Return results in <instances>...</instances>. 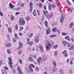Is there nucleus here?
Returning <instances> with one entry per match:
<instances>
[{
    "label": "nucleus",
    "mask_w": 74,
    "mask_h": 74,
    "mask_svg": "<svg viewBox=\"0 0 74 74\" xmlns=\"http://www.w3.org/2000/svg\"><path fill=\"white\" fill-rule=\"evenodd\" d=\"M43 13L44 15L46 16V18L47 19H50L52 18V16H53V13H49L48 14V11H43Z\"/></svg>",
    "instance_id": "nucleus-1"
},
{
    "label": "nucleus",
    "mask_w": 74,
    "mask_h": 74,
    "mask_svg": "<svg viewBox=\"0 0 74 74\" xmlns=\"http://www.w3.org/2000/svg\"><path fill=\"white\" fill-rule=\"evenodd\" d=\"M19 23L20 25H25V21L22 18H19Z\"/></svg>",
    "instance_id": "nucleus-2"
},
{
    "label": "nucleus",
    "mask_w": 74,
    "mask_h": 74,
    "mask_svg": "<svg viewBox=\"0 0 74 74\" xmlns=\"http://www.w3.org/2000/svg\"><path fill=\"white\" fill-rule=\"evenodd\" d=\"M47 44L45 48L46 51H48V50L51 48V44L49 41H47Z\"/></svg>",
    "instance_id": "nucleus-3"
},
{
    "label": "nucleus",
    "mask_w": 74,
    "mask_h": 74,
    "mask_svg": "<svg viewBox=\"0 0 74 74\" xmlns=\"http://www.w3.org/2000/svg\"><path fill=\"white\" fill-rule=\"evenodd\" d=\"M8 60L9 62H8V63L9 66L11 69H12V59H11V58L9 57Z\"/></svg>",
    "instance_id": "nucleus-4"
},
{
    "label": "nucleus",
    "mask_w": 74,
    "mask_h": 74,
    "mask_svg": "<svg viewBox=\"0 0 74 74\" xmlns=\"http://www.w3.org/2000/svg\"><path fill=\"white\" fill-rule=\"evenodd\" d=\"M33 3L32 2H30L29 3V7L30 8V9H29V11L30 12H32V11L33 10V7L32 6L33 5Z\"/></svg>",
    "instance_id": "nucleus-5"
},
{
    "label": "nucleus",
    "mask_w": 74,
    "mask_h": 74,
    "mask_svg": "<svg viewBox=\"0 0 74 74\" xmlns=\"http://www.w3.org/2000/svg\"><path fill=\"white\" fill-rule=\"evenodd\" d=\"M17 70L19 72V74H23V72L21 71V68L19 67V66H17Z\"/></svg>",
    "instance_id": "nucleus-6"
},
{
    "label": "nucleus",
    "mask_w": 74,
    "mask_h": 74,
    "mask_svg": "<svg viewBox=\"0 0 74 74\" xmlns=\"http://www.w3.org/2000/svg\"><path fill=\"white\" fill-rule=\"evenodd\" d=\"M49 33H51V29L50 27L48 28V29H46V35L49 34Z\"/></svg>",
    "instance_id": "nucleus-7"
},
{
    "label": "nucleus",
    "mask_w": 74,
    "mask_h": 74,
    "mask_svg": "<svg viewBox=\"0 0 74 74\" xmlns=\"http://www.w3.org/2000/svg\"><path fill=\"white\" fill-rule=\"evenodd\" d=\"M40 49V51L41 52H42L44 51V49H43V46L40 45L39 47Z\"/></svg>",
    "instance_id": "nucleus-8"
},
{
    "label": "nucleus",
    "mask_w": 74,
    "mask_h": 74,
    "mask_svg": "<svg viewBox=\"0 0 74 74\" xmlns=\"http://www.w3.org/2000/svg\"><path fill=\"white\" fill-rule=\"evenodd\" d=\"M40 61H41V58L40 57H39L37 59V62L39 64H40Z\"/></svg>",
    "instance_id": "nucleus-9"
},
{
    "label": "nucleus",
    "mask_w": 74,
    "mask_h": 74,
    "mask_svg": "<svg viewBox=\"0 0 74 74\" xmlns=\"http://www.w3.org/2000/svg\"><path fill=\"white\" fill-rule=\"evenodd\" d=\"M8 30L9 33H12V28L11 27H9L8 28Z\"/></svg>",
    "instance_id": "nucleus-10"
},
{
    "label": "nucleus",
    "mask_w": 74,
    "mask_h": 74,
    "mask_svg": "<svg viewBox=\"0 0 74 74\" xmlns=\"http://www.w3.org/2000/svg\"><path fill=\"white\" fill-rule=\"evenodd\" d=\"M57 28L56 27H53L52 29V31L53 32H56V31L57 30Z\"/></svg>",
    "instance_id": "nucleus-11"
},
{
    "label": "nucleus",
    "mask_w": 74,
    "mask_h": 74,
    "mask_svg": "<svg viewBox=\"0 0 74 74\" xmlns=\"http://www.w3.org/2000/svg\"><path fill=\"white\" fill-rule=\"evenodd\" d=\"M35 41L36 42L38 43L39 41V38L37 36L35 38Z\"/></svg>",
    "instance_id": "nucleus-12"
},
{
    "label": "nucleus",
    "mask_w": 74,
    "mask_h": 74,
    "mask_svg": "<svg viewBox=\"0 0 74 74\" xmlns=\"http://www.w3.org/2000/svg\"><path fill=\"white\" fill-rule=\"evenodd\" d=\"M28 60L30 62H34V60L33 58L30 57H29Z\"/></svg>",
    "instance_id": "nucleus-13"
},
{
    "label": "nucleus",
    "mask_w": 74,
    "mask_h": 74,
    "mask_svg": "<svg viewBox=\"0 0 74 74\" xmlns=\"http://www.w3.org/2000/svg\"><path fill=\"white\" fill-rule=\"evenodd\" d=\"M9 6L10 8H12V9H13L14 8V7H15V6L12 5L11 3H9Z\"/></svg>",
    "instance_id": "nucleus-14"
},
{
    "label": "nucleus",
    "mask_w": 74,
    "mask_h": 74,
    "mask_svg": "<svg viewBox=\"0 0 74 74\" xmlns=\"http://www.w3.org/2000/svg\"><path fill=\"white\" fill-rule=\"evenodd\" d=\"M67 42H66V41H63L62 42V44H63V45H64V46H66V45H67Z\"/></svg>",
    "instance_id": "nucleus-15"
},
{
    "label": "nucleus",
    "mask_w": 74,
    "mask_h": 74,
    "mask_svg": "<svg viewBox=\"0 0 74 74\" xmlns=\"http://www.w3.org/2000/svg\"><path fill=\"white\" fill-rule=\"evenodd\" d=\"M65 39L67 40L68 41H70V37L69 36H66L64 37Z\"/></svg>",
    "instance_id": "nucleus-16"
},
{
    "label": "nucleus",
    "mask_w": 74,
    "mask_h": 74,
    "mask_svg": "<svg viewBox=\"0 0 74 74\" xmlns=\"http://www.w3.org/2000/svg\"><path fill=\"white\" fill-rule=\"evenodd\" d=\"M45 25L46 27H48V22L46 21H44Z\"/></svg>",
    "instance_id": "nucleus-17"
},
{
    "label": "nucleus",
    "mask_w": 74,
    "mask_h": 74,
    "mask_svg": "<svg viewBox=\"0 0 74 74\" xmlns=\"http://www.w3.org/2000/svg\"><path fill=\"white\" fill-rule=\"evenodd\" d=\"M63 19H64V17H63V16H62L61 19H60V21L61 23H62V22H63Z\"/></svg>",
    "instance_id": "nucleus-18"
},
{
    "label": "nucleus",
    "mask_w": 74,
    "mask_h": 74,
    "mask_svg": "<svg viewBox=\"0 0 74 74\" xmlns=\"http://www.w3.org/2000/svg\"><path fill=\"white\" fill-rule=\"evenodd\" d=\"M27 44H29V45H33V42H27Z\"/></svg>",
    "instance_id": "nucleus-19"
},
{
    "label": "nucleus",
    "mask_w": 74,
    "mask_h": 74,
    "mask_svg": "<svg viewBox=\"0 0 74 74\" xmlns=\"http://www.w3.org/2000/svg\"><path fill=\"white\" fill-rule=\"evenodd\" d=\"M73 25H74V23H73V22H72L69 25V26H70L71 28V27H73Z\"/></svg>",
    "instance_id": "nucleus-20"
},
{
    "label": "nucleus",
    "mask_w": 74,
    "mask_h": 74,
    "mask_svg": "<svg viewBox=\"0 0 74 74\" xmlns=\"http://www.w3.org/2000/svg\"><path fill=\"white\" fill-rule=\"evenodd\" d=\"M36 10H34L33 12V14L34 16H36V15H37V14H36Z\"/></svg>",
    "instance_id": "nucleus-21"
},
{
    "label": "nucleus",
    "mask_w": 74,
    "mask_h": 74,
    "mask_svg": "<svg viewBox=\"0 0 74 74\" xmlns=\"http://www.w3.org/2000/svg\"><path fill=\"white\" fill-rule=\"evenodd\" d=\"M10 18L11 21H13L14 20V17L13 15H12L11 16Z\"/></svg>",
    "instance_id": "nucleus-22"
},
{
    "label": "nucleus",
    "mask_w": 74,
    "mask_h": 74,
    "mask_svg": "<svg viewBox=\"0 0 74 74\" xmlns=\"http://www.w3.org/2000/svg\"><path fill=\"white\" fill-rule=\"evenodd\" d=\"M14 36L15 38H16V39L17 40H18V36L17 34H16V33L15 34H14Z\"/></svg>",
    "instance_id": "nucleus-23"
},
{
    "label": "nucleus",
    "mask_w": 74,
    "mask_h": 74,
    "mask_svg": "<svg viewBox=\"0 0 74 74\" xmlns=\"http://www.w3.org/2000/svg\"><path fill=\"white\" fill-rule=\"evenodd\" d=\"M53 65L54 67L56 66V63L55 62H53Z\"/></svg>",
    "instance_id": "nucleus-24"
},
{
    "label": "nucleus",
    "mask_w": 74,
    "mask_h": 74,
    "mask_svg": "<svg viewBox=\"0 0 74 74\" xmlns=\"http://www.w3.org/2000/svg\"><path fill=\"white\" fill-rule=\"evenodd\" d=\"M67 47H70L71 46V44L69 43V42H68L67 44Z\"/></svg>",
    "instance_id": "nucleus-25"
},
{
    "label": "nucleus",
    "mask_w": 74,
    "mask_h": 74,
    "mask_svg": "<svg viewBox=\"0 0 74 74\" xmlns=\"http://www.w3.org/2000/svg\"><path fill=\"white\" fill-rule=\"evenodd\" d=\"M74 48V45H72L71 47L69 48V50H71V49H73V48Z\"/></svg>",
    "instance_id": "nucleus-26"
},
{
    "label": "nucleus",
    "mask_w": 74,
    "mask_h": 74,
    "mask_svg": "<svg viewBox=\"0 0 74 74\" xmlns=\"http://www.w3.org/2000/svg\"><path fill=\"white\" fill-rule=\"evenodd\" d=\"M11 46V45L10 43H8L6 45L7 47H10Z\"/></svg>",
    "instance_id": "nucleus-27"
},
{
    "label": "nucleus",
    "mask_w": 74,
    "mask_h": 74,
    "mask_svg": "<svg viewBox=\"0 0 74 74\" xmlns=\"http://www.w3.org/2000/svg\"><path fill=\"white\" fill-rule=\"evenodd\" d=\"M57 70H58V69H56V68H55L53 69V70H52L53 72V73H55V72H56V71Z\"/></svg>",
    "instance_id": "nucleus-28"
},
{
    "label": "nucleus",
    "mask_w": 74,
    "mask_h": 74,
    "mask_svg": "<svg viewBox=\"0 0 74 74\" xmlns=\"http://www.w3.org/2000/svg\"><path fill=\"white\" fill-rule=\"evenodd\" d=\"M19 47L20 48H21L22 47V43H21L20 42L19 43Z\"/></svg>",
    "instance_id": "nucleus-29"
},
{
    "label": "nucleus",
    "mask_w": 74,
    "mask_h": 74,
    "mask_svg": "<svg viewBox=\"0 0 74 74\" xmlns=\"http://www.w3.org/2000/svg\"><path fill=\"white\" fill-rule=\"evenodd\" d=\"M7 52L8 54H11V51L9 49H7Z\"/></svg>",
    "instance_id": "nucleus-30"
},
{
    "label": "nucleus",
    "mask_w": 74,
    "mask_h": 74,
    "mask_svg": "<svg viewBox=\"0 0 74 74\" xmlns=\"http://www.w3.org/2000/svg\"><path fill=\"white\" fill-rule=\"evenodd\" d=\"M58 48V45H55L53 47V48H54V49H56Z\"/></svg>",
    "instance_id": "nucleus-31"
},
{
    "label": "nucleus",
    "mask_w": 74,
    "mask_h": 74,
    "mask_svg": "<svg viewBox=\"0 0 74 74\" xmlns=\"http://www.w3.org/2000/svg\"><path fill=\"white\" fill-rule=\"evenodd\" d=\"M58 54V51H55L54 53V56H56V55H57V54Z\"/></svg>",
    "instance_id": "nucleus-32"
},
{
    "label": "nucleus",
    "mask_w": 74,
    "mask_h": 74,
    "mask_svg": "<svg viewBox=\"0 0 74 74\" xmlns=\"http://www.w3.org/2000/svg\"><path fill=\"white\" fill-rule=\"evenodd\" d=\"M56 36V35H53L52 36H50V38H52V37H55Z\"/></svg>",
    "instance_id": "nucleus-33"
},
{
    "label": "nucleus",
    "mask_w": 74,
    "mask_h": 74,
    "mask_svg": "<svg viewBox=\"0 0 74 74\" xmlns=\"http://www.w3.org/2000/svg\"><path fill=\"white\" fill-rule=\"evenodd\" d=\"M62 35L64 36H66V35H67V34L64 32H62Z\"/></svg>",
    "instance_id": "nucleus-34"
},
{
    "label": "nucleus",
    "mask_w": 74,
    "mask_h": 74,
    "mask_svg": "<svg viewBox=\"0 0 74 74\" xmlns=\"http://www.w3.org/2000/svg\"><path fill=\"white\" fill-rule=\"evenodd\" d=\"M69 9L70 12H72L73 11V8H70Z\"/></svg>",
    "instance_id": "nucleus-35"
},
{
    "label": "nucleus",
    "mask_w": 74,
    "mask_h": 74,
    "mask_svg": "<svg viewBox=\"0 0 74 74\" xmlns=\"http://www.w3.org/2000/svg\"><path fill=\"white\" fill-rule=\"evenodd\" d=\"M15 29L16 30H18V25H16L15 26Z\"/></svg>",
    "instance_id": "nucleus-36"
},
{
    "label": "nucleus",
    "mask_w": 74,
    "mask_h": 74,
    "mask_svg": "<svg viewBox=\"0 0 74 74\" xmlns=\"http://www.w3.org/2000/svg\"><path fill=\"white\" fill-rule=\"evenodd\" d=\"M46 59V56H44L42 57V59L43 60H44L45 59Z\"/></svg>",
    "instance_id": "nucleus-37"
},
{
    "label": "nucleus",
    "mask_w": 74,
    "mask_h": 74,
    "mask_svg": "<svg viewBox=\"0 0 74 74\" xmlns=\"http://www.w3.org/2000/svg\"><path fill=\"white\" fill-rule=\"evenodd\" d=\"M66 53H67V51H66V50H65L62 52V54H65Z\"/></svg>",
    "instance_id": "nucleus-38"
},
{
    "label": "nucleus",
    "mask_w": 74,
    "mask_h": 74,
    "mask_svg": "<svg viewBox=\"0 0 74 74\" xmlns=\"http://www.w3.org/2000/svg\"><path fill=\"white\" fill-rule=\"evenodd\" d=\"M60 72L62 74H64V72H63V71L62 69H60Z\"/></svg>",
    "instance_id": "nucleus-39"
},
{
    "label": "nucleus",
    "mask_w": 74,
    "mask_h": 74,
    "mask_svg": "<svg viewBox=\"0 0 74 74\" xmlns=\"http://www.w3.org/2000/svg\"><path fill=\"white\" fill-rule=\"evenodd\" d=\"M29 19L30 18L29 17V16H28L27 18H26L25 19L26 21H29Z\"/></svg>",
    "instance_id": "nucleus-40"
},
{
    "label": "nucleus",
    "mask_w": 74,
    "mask_h": 74,
    "mask_svg": "<svg viewBox=\"0 0 74 74\" xmlns=\"http://www.w3.org/2000/svg\"><path fill=\"white\" fill-rule=\"evenodd\" d=\"M23 52L21 50H19L18 52L19 55H21L22 54V53Z\"/></svg>",
    "instance_id": "nucleus-41"
},
{
    "label": "nucleus",
    "mask_w": 74,
    "mask_h": 74,
    "mask_svg": "<svg viewBox=\"0 0 74 74\" xmlns=\"http://www.w3.org/2000/svg\"><path fill=\"white\" fill-rule=\"evenodd\" d=\"M29 70H30V71H31V72H33V69L32 67H29Z\"/></svg>",
    "instance_id": "nucleus-42"
},
{
    "label": "nucleus",
    "mask_w": 74,
    "mask_h": 74,
    "mask_svg": "<svg viewBox=\"0 0 74 74\" xmlns=\"http://www.w3.org/2000/svg\"><path fill=\"white\" fill-rule=\"evenodd\" d=\"M38 4H39V7H42V3H39Z\"/></svg>",
    "instance_id": "nucleus-43"
},
{
    "label": "nucleus",
    "mask_w": 74,
    "mask_h": 74,
    "mask_svg": "<svg viewBox=\"0 0 74 74\" xmlns=\"http://www.w3.org/2000/svg\"><path fill=\"white\" fill-rule=\"evenodd\" d=\"M64 56L65 57H67V56H68V53H66L64 54Z\"/></svg>",
    "instance_id": "nucleus-44"
},
{
    "label": "nucleus",
    "mask_w": 74,
    "mask_h": 74,
    "mask_svg": "<svg viewBox=\"0 0 74 74\" xmlns=\"http://www.w3.org/2000/svg\"><path fill=\"white\" fill-rule=\"evenodd\" d=\"M33 36V33H32L30 35H29V37L30 38H32V36Z\"/></svg>",
    "instance_id": "nucleus-45"
},
{
    "label": "nucleus",
    "mask_w": 74,
    "mask_h": 74,
    "mask_svg": "<svg viewBox=\"0 0 74 74\" xmlns=\"http://www.w3.org/2000/svg\"><path fill=\"white\" fill-rule=\"evenodd\" d=\"M0 11H1V10H0V15L1 16H3V13H2V12H0Z\"/></svg>",
    "instance_id": "nucleus-46"
},
{
    "label": "nucleus",
    "mask_w": 74,
    "mask_h": 74,
    "mask_svg": "<svg viewBox=\"0 0 74 74\" xmlns=\"http://www.w3.org/2000/svg\"><path fill=\"white\" fill-rule=\"evenodd\" d=\"M67 2L70 5H71V3H70V1H69V0L67 1Z\"/></svg>",
    "instance_id": "nucleus-47"
},
{
    "label": "nucleus",
    "mask_w": 74,
    "mask_h": 74,
    "mask_svg": "<svg viewBox=\"0 0 74 74\" xmlns=\"http://www.w3.org/2000/svg\"><path fill=\"white\" fill-rule=\"evenodd\" d=\"M36 70L37 71H39V69L37 67H36Z\"/></svg>",
    "instance_id": "nucleus-48"
},
{
    "label": "nucleus",
    "mask_w": 74,
    "mask_h": 74,
    "mask_svg": "<svg viewBox=\"0 0 74 74\" xmlns=\"http://www.w3.org/2000/svg\"><path fill=\"white\" fill-rule=\"evenodd\" d=\"M21 30H22L23 29V27L22 26H21L20 28Z\"/></svg>",
    "instance_id": "nucleus-49"
},
{
    "label": "nucleus",
    "mask_w": 74,
    "mask_h": 74,
    "mask_svg": "<svg viewBox=\"0 0 74 74\" xmlns=\"http://www.w3.org/2000/svg\"><path fill=\"white\" fill-rule=\"evenodd\" d=\"M31 67H33L34 68V67H35V66L32 64H31Z\"/></svg>",
    "instance_id": "nucleus-50"
},
{
    "label": "nucleus",
    "mask_w": 74,
    "mask_h": 74,
    "mask_svg": "<svg viewBox=\"0 0 74 74\" xmlns=\"http://www.w3.org/2000/svg\"><path fill=\"white\" fill-rule=\"evenodd\" d=\"M4 69H5V70H8V68L7 67V66H5L4 67Z\"/></svg>",
    "instance_id": "nucleus-51"
},
{
    "label": "nucleus",
    "mask_w": 74,
    "mask_h": 74,
    "mask_svg": "<svg viewBox=\"0 0 74 74\" xmlns=\"http://www.w3.org/2000/svg\"><path fill=\"white\" fill-rule=\"evenodd\" d=\"M49 10H51V9H52V8L51 7V6H49Z\"/></svg>",
    "instance_id": "nucleus-52"
},
{
    "label": "nucleus",
    "mask_w": 74,
    "mask_h": 74,
    "mask_svg": "<svg viewBox=\"0 0 74 74\" xmlns=\"http://www.w3.org/2000/svg\"><path fill=\"white\" fill-rule=\"evenodd\" d=\"M13 72L14 74H15V69H13Z\"/></svg>",
    "instance_id": "nucleus-53"
},
{
    "label": "nucleus",
    "mask_w": 74,
    "mask_h": 74,
    "mask_svg": "<svg viewBox=\"0 0 74 74\" xmlns=\"http://www.w3.org/2000/svg\"><path fill=\"white\" fill-rule=\"evenodd\" d=\"M19 61L21 64H22V60H21V59H20L19 60Z\"/></svg>",
    "instance_id": "nucleus-54"
},
{
    "label": "nucleus",
    "mask_w": 74,
    "mask_h": 74,
    "mask_svg": "<svg viewBox=\"0 0 74 74\" xmlns=\"http://www.w3.org/2000/svg\"><path fill=\"white\" fill-rule=\"evenodd\" d=\"M56 32L59 33V34H60V32L59 31V30L57 29Z\"/></svg>",
    "instance_id": "nucleus-55"
},
{
    "label": "nucleus",
    "mask_w": 74,
    "mask_h": 74,
    "mask_svg": "<svg viewBox=\"0 0 74 74\" xmlns=\"http://www.w3.org/2000/svg\"><path fill=\"white\" fill-rule=\"evenodd\" d=\"M73 60H71L70 62V64H73Z\"/></svg>",
    "instance_id": "nucleus-56"
},
{
    "label": "nucleus",
    "mask_w": 74,
    "mask_h": 74,
    "mask_svg": "<svg viewBox=\"0 0 74 74\" xmlns=\"http://www.w3.org/2000/svg\"><path fill=\"white\" fill-rule=\"evenodd\" d=\"M37 11L38 12V15L39 16L40 15V12H39V11H38V10H37Z\"/></svg>",
    "instance_id": "nucleus-57"
},
{
    "label": "nucleus",
    "mask_w": 74,
    "mask_h": 74,
    "mask_svg": "<svg viewBox=\"0 0 74 74\" xmlns=\"http://www.w3.org/2000/svg\"><path fill=\"white\" fill-rule=\"evenodd\" d=\"M44 8L45 10H47V9H46L47 6L46 5L44 6Z\"/></svg>",
    "instance_id": "nucleus-58"
},
{
    "label": "nucleus",
    "mask_w": 74,
    "mask_h": 74,
    "mask_svg": "<svg viewBox=\"0 0 74 74\" xmlns=\"http://www.w3.org/2000/svg\"><path fill=\"white\" fill-rule=\"evenodd\" d=\"M16 10L18 11V10H20V7H18V8H16Z\"/></svg>",
    "instance_id": "nucleus-59"
},
{
    "label": "nucleus",
    "mask_w": 74,
    "mask_h": 74,
    "mask_svg": "<svg viewBox=\"0 0 74 74\" xmlns=\"http://www.w3.org/2000/svg\"><path fill=\"white\" fill-rule=\"evenodd\" d=\"M52 7H53V8H55V7L56 6L55 5L53 4L52 5Z\"/></svg>",
    "instance_id": "nucleus-60"
},
{
    "label": "nucleus",
    "mask_w": 74,
    "mask_h": 74,
    "mask_svg": "<svg viewBox=\"0 0 74 74\" xmlns=\"http://www.w3.org/2000/svg\"><path fill=\"white\" fill-rule=\"evenodd\" d=\"M3 63V62L2 61H0V66H1V64Z\"/></svg>",
    "instance_id": "nucleus-61"
},
{
    "label": "nucleus",
    "mask_w": 74,
    "mask_h": 74,
    "mask_svg": "<svg viewBox=\"0 0 74 74\" xmlns=\"http://www.w3.org/2000/svg\"><path fill=\"white\" fill-rule=\"evenodd\" d=\"M69 73L70 74H71V73H72V71H71V69L69 70Z\"/></svg>",
    "instance_id": "nucleus-62"
},
{
    "label": "nucleus",
    "mask_w": 74,
    "mask_h": 74,
    "mask_svg": "<svg viewBox=\"0 0 74 74\" xmlns=\"http://www.w3.org/2000/svg\"><path fill=\"white\" fill-rule=\"evenodd\" d=\"M32 51H35V48L34 47H33Z\"/></svg>",
    "instance_id": "nucleus-63"
},
{
    "label": "nucleus",
    "mask_w": 74,
    "mask_h": 74,
    "mask_svg": "<svg viewBox=\"0 0 74 74\" xmlns=\"http://www.w3.org/2000/svg\"><path fill=\"white\" fill-rule=\"evenodd\" d=\"M44 74H48V73H47V72L46 71H45L44 72Z\"/></svg>",
    "instance_id": "nucleus-64"
}]
</instances>
